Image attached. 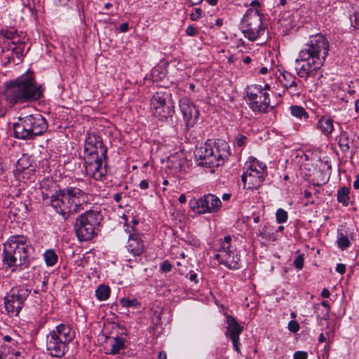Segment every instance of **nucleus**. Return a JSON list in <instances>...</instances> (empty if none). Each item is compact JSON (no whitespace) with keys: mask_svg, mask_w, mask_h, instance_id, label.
<instances>
[{"mask_svg":"<svg viewBox=\"0 0 359 359\" xmlns=\"http://www.w3.org/2000/svg\"><path fill=\"white\" fill-rule=\"evenodd\" d=\"M166 358H167V355H166L165 352L161 351L159 353L158 359H166Z\"/></svg>","mask_w":359,"mask_h":359,"instance_id":"6e6d98bb","label":"nucleus"},{"mask_svg":"<svg viewBox=\"0 0 359 359\" xmlns=\"http://www.w3.org/2000/svg\"><path fill=\"white\" fill-rule=\"evenodd\" d=\"M13 128L15 138L33 140L46 131L48 123L41 114H30L18 117L17 122L13 123Z\"/></svg>","mask_w":359,"mask_h":359,"instance_id":"423d86ee","label":"nucleus"},{"mask_svg":"<svg viewBox=\"0 0 359 359\" xmlns=\"http://www.w3.org/2000/svg\"><path fill=\"white\" fill-rule=\"evenodd\" d=\"M180 111L183 115L184 121L187 128L193 127L199 117V111L191 100L187 97L181 98L179 101Z\"/></svg>","mask_w":359,"mask_h":359,"instance_id":"a211bd4d","label":"nucleus"},{"mask_svg":"<svg viewBox=\"0 0 359 359\" xmlns=\"http://www.w3.org/2000/svg\"><path fill=\"white\" fill-rule=\"evenodd\" d=\"M321 296L324 298H328L330 296V292L327 288H324L321 292Z\"/></svg>","mask_w":359,"mask_h":359,"instance_id":"09e8293b","label":"nucleus"},{"mask_svg":"<svg viewBox=\"0 0 359 359\" xmlns=\"http://www.w3.org/2000/svg\"><path fill=\"white\" fill-rule=\"evenodd\" d=\"M321 304H322V306H323L324 307L327 308V309H330L329 302L327 301H323L321 302Z\"/></svg>","mask_w":359,"mask_h":359,"instance_id":"bf43d9fd","label":"nucleus"},{"mask_svg":"<svg viewBox=\"0 0 359 359\" xmlns=\"http://www.w3.org/2000/svg\"><path fill=\"white\" fill-rule=\"evenodd\" d=\"M270 88H271L270 85H269V84H268V83H266V84L264 85V88H262V89L264 90V91H266V90H269V89H270Z\"/></svg>","mask_w":359,"mask_h":359,"instance_id":"774afa93","label":"nucleus"},{"mask_svg":"<svg viewBox=\"0 0 359 359\" xmlns=\"http://www.w3.org/2000/svg\"><path fill=\"white\" fill-rule=\"evenodd\" d=\"M211 6H215L218 0H206Z\"/></svg>","mask_w":359,"mask_h":359,"instance_id":"680f3d73","label":"nucleus"},{"mask_svg":"<svg viewBox=\"0 0 359 359\" xmlns=\"http://www.w3.org/2000/svg\"><path fill=\"white\" fill-rule=\"evenodd\" d=\"M248 142V137L241 133H238L235 137V144L238 147H244Z\"/></svg>","mask_w":359,"mask_h":359,"instance_id":"72a5a7b5","label":"nucleus"},{"mask_svg":"<svg viewBox=\"0 0 359 359\" xmlns=\"http://www.w3.org/2000/svg\"><path fill=\"white\" fill-rule=\"evenodd\" d=\"M251 62V58L249 57V56H247L245 57L244 59H243V62L245 63V64H248Z\"/></svg>","mask_w":359,"mask_h":359,"instance_id":"e2e57ef3","label":"nucleus"},{"mask_svg":"<svg viewBox=\"0 0 359 359\" xmlns=\"http://www.w3.org/2000/svg\"><path fill=\"white\" fill-rule=\"evenodd\" d=\"M170 95L169 93L162 91L154 93L151 100L153 109L167 104V100Z\"/></svg>","mask_w":359,"mask_h":359,"instance_id":"b1692460","label":"nucleus"},{"mask_svg":"<svg viewBox=\"0 0 359 359\" xmlns=\"http://www.w3.org/2000/svg\"><path fill=\"white\" fill-rule=\"evenodd\" d=\"M287 328L291 332L296 333L299 330L300 326L297 321L290 320L288 323Z\"/></svg>","mask_w":359,"mask_h":359,"instance_id":"f704fd0d","label":"nucleus"},{"mask_svg":"<svg viewBox=\"0 0 359 359\" xmlns=\"http://www.w3.org/2000/svg\"><path fill=\"white\" fill-rule=\"evenodd\" d=\"M97 298L100 301L107 299L110 294V289L105 285H100L95 291Z\"/></svg>","mask_w":359,"mask_h":359,"instance_id":"bb28decb","label":"nucleus"},{"mask_svg":"<svg viewBox=\"0 0 359 359\" xmlns=\"http://www.w3.org/2000/svg\"><path fill=\"white\" fill-rule=\"evenodd\" d=\"M222 204L220 198L213 194H207L190 201L192 210L199 215L216 213L221 209Z\"/></svg>","mask_w":359,"mask_h":359,"instance_id":"4468645a","label":"nucleus"},{"mask_svg":"<svg viewBox=\"0 0 359 359\" xmlns=\"http://www.w3.org/2000/svg\"><path fill=\"white\" fill-rule=\"evenodd\" d=\"M350 189L346 187L340 188L337 191V201L341 203L344 206H347L349 203Z\"/></svg>","mask_w":359,"mask_h":359,"instance_id":"a878e982","label":"nucleus"},{"mask_svg":"<svg viewBox=\"0 0 359 359\" xmlns=\"http://www.w3.org/2000/svg\"><path fill=\"white\" fill-rule=\"evenodd\" d=\"M8 354L0 353V359H7Z\"/></svg>","mask_w":359,"mask_h":359,"instance_id":"338daca9","label":"nucleus"},{"mask_svg":"<svg viewBox=\"0 0 359 359\" xmlns=\"http://www.w3.org/2000/svg\"><path fill=\"white\" fill-rule=\"evenodd\" d=\"M74 333L69 325L61 323L46 336V347L53 356L60 358L68 350V344L73 340Z\"/></svg>","mask_w":359,"mask_h":359,"instance_id":"0eeeda50","label":"nucleus"},{"mask_svg":"<svg viewBox=\"0 0 359 359\" xmlns=\"http://www.w3.org/2000/svg\"><path fill=\"white\" fill-rule=\"evenodd\" d=\"M85 195V191L81 188L67 187L53 194L49 204L57 213L67 219L83 209Z\"/></svg>","mask_w":359,"mask_h":359,"instance_id":"20e7f679","label":"nucleus"},{"mask_svg":"<svg viewBox=\"0 0 359 359\" xmlns=\"http://www.w3.org/2000/svg\"><path fill=\"white\" fill-rule=\"evenodd\" d=\"M231 196V195L230 194H224L222 198L224 201H229Z\"/></svg>","mask_w":359,"mask_h":359,"instance_id":"4d7b16f0","label":"nucleus"},{"mask_svg":"<svg viewBox=\"0 0 359 359\" xmlns=\"http://www.w3.org/2000/svg\"><path fill=\"white\" fill-rule=\"evenodd\" d=\"M128 29L129 25L126 22L122 23L119 27V30L121 32H126Z\"/></svg>","mask_w":359,"mask_h":359,"instance_id":"49530a36","label":"nucleus"},{"mask_svg":"<svg viewBox=\"0 0 359 359\" xmlns=\"http://www.w3.org/2000/svg\"><path fill=\"white\" fill-rule=\"evenodd\" d=\"M304 255H299L294 260L293 265L294 266V267L296 269H297L299 270L302 269L304 266Z\"/></svg>","mask_w":359,"mask_h":359,"instance_id":"c9c22d12","label":"nucleus"},{"mask_svg":"<svg viewBox=\"0 0 359 359\" xmlns=\"http://www.w3.org/2000/svg\"><path fill=\"white\" fill-rule=\"evenodd\" d=\"M135 231L134 229H133ZM126 248L134 256H139L143 253L144 245L142 240V236L137 233H130Z\"/></svg>","mask_w":359,"mask_h":359,"instance_id":"6ab92c4d","label":"nucleus"},{"mask_svg":"<svg viewBox=\"0 0 359 359\" xmlns=\"http://www.w3.org/2000/svg\"><path fill=\"white\" fill-rule=\"evenodd\" d=\"M308 354L305 351H296L294 353V359H307Z\"/></svg>","mask_w":359,"mask_h":359,"instance_id":"ea45409f","label":"nucleus"},{"mask_svg":"<svg viewBox=\"0 0 359 359\" xmlns=\"http://www.w3.org/2000/svg\"><path fill=\"white\" fill-rule=\"evenodd\" d=\"M44 260L48 266H54L57 262V255L53 250H48L43 254Z\"/></svg>","mask_w":359,"mask_h":359,"instance_id":"cd10ccee","label":"nucleus"},{"mask_svg":"<svg viewBox=\"0 0 359 359\" xmlns=\"http://www.w3.org/2000/svg\"><path fill=\"white\" fill-rule=\"evenodd\" d=\"M0 38L3 39V41H18L20 36L18 35V30L13 27H2L0 29Z\"/></svg>","mask_w":359,"mask_h":359,"instance_id":"4be33fe9","label":"nucleus"},{"mask_svg":"<svg viewBox=\"0 0 359 359\" xmlns=\"http://www.w3.org/2000/svg\"><path fill=\"white\" fill-rule=\"evenodd\" d=\"M355 109L357 112L359 111V98L355 101Z\"/></svg>","mask_w":359,"mask_h":359,"instance_id":"13d9d810","label":"nucleus"},{"mask_svg":"<svg viewBox=\"0 0 359 359\" xmlns=\"http://www.w3.org/2000/svg\"><path fill=\"white\" fill-rule=\"evenodd\" d=\"M290 112H291L292 115L297 118H302L303 117H304L305 118H309L308 114L306 113V110L304 109V108H303L302 107H299L297 105H292L290 107Z\"/></svg>","mask_w":359,"mask_h":359,"instance_id":"c756f323","label":"nucleus"},{"mask_svg":"<svg viewBox=\"0 0 359 359\" xmlns=\"http://www.w3.org/2000/svg\"><path fill=\"white\" fill-rule=\"evenodd\" d=\"M276 217L278 224L285 223L287 220V212L283 209L279 208L276 213Z\"/></svg>","mask_w":359,"mask_h":359,"instance_id":"473e14b6","label":"nucleus"},{"mask_svg":"<svg viewBox=\"0 0 359 359\" xmlns=\"http://www.w3.org/2000/svg\"><path fill=\"white\" fill-rule=\"evenodd\" d=\"M43 89L29 71L15 79L4 83V100L9 107L37 101L43 96Z\"/></svg>","mask_w":359,"mask_h":359,"instance_id":"f03ea898","label":"nucleus"},{"mask_svg":"<svg viewBox=\"0 0 359 359\" xmlns=\"http://www.w3.org/2000/svg\"><path fill=\"white\" fill-rule=\"evenodd\" d=\"M239 339L240 337L238 338H233V339H230L232 341V344H233V348L234 350L238 353H241V349H240V347H239Z\"/></svg>","mask_w":359,"mask_h":359,"instance_id":"79ce46f5","label":"nucleus"},{"mask_svg":"<svg viewBox=\"0 0 359 359\" xmlns=\"http://www.w3.org/2000/svg\"><path fill=\"white\" fill-rule=\"evenodd\" d=\"M241 29L245 37L254 41L264 34L262 16L257 9H248L243 16Z\"/></svg>","mask_w":359,"mask_h":359,"instance_id":"9d476101","label":"nucleus"},{"mask_svg":"<svg viewBox=\"0 0 359 359\" xmlns=\"http://www.w3.org/2000/svg\"><path fill=\"white\" fill-rule=\"evenodd\" d=\"M195 158L200 166L218 167L222 165L230 155V147L226 141L217 140L214 143L206 142L196 148Z\"/></svg>","mask_w":359,"mask_h":359,"instance_id":"39448f33","label":"nucleus"},{"mask_svg":"<svg viewBox=\"0 0 359 359\" xmlns=\"http://www.w3.org/2000/svg\"><path fill=\"white\" fill-rule=\"evenodd\" d=\"M336 271L341 274L344 273L346 271L345 265L343 264H338L336 266Z\"/></svg>","mask_w":359,"mask_h":359,"instance_id":"c03bdc74","label":"nucleus"},{"mask_svg":"<svg viewBox=\"0 0 359 359\" xmlns=\"http://www.w3.org/2000/svg\"><path fill=\"white\" fill-rule=\"evenodd\" d=\"M353 188L355 189H359V175H356V179L353 182Z\"/></svg>","mask_w":359,"mask_h":359,"instance_id":"3c124183","label":"nucleus"},{"mask_svg":"<svg viewBox=\"0 0 359 359\" xmlns=\"http://www.w3.org/2000/svg\"><path fill=\"white\" fill-rule=\"evenodd\" d=\"M102 216L100 212L90 210L79 215L76 219L74 229L80 241L91 240L99 229Z\"/></svg>","mask_w":359,"mask_h":359,"instance_id":"6e6552de","label":"nucleus"},{"mask_svg":"<svg viewBox=\"0 0 359 359\" xmlns=\"http://www.w3.org/2000/svg\"><path fill=\"white\" fill-rule=\"evenodd\" d=\"M231 237L226 236L220 242V247L215 258L220 264H224L231 269H237L241 267V259L236 251L231 245Z\"/></svg>","mask_w":359,"mask_h":359,"instance_id":"ddd939ff","label":"nucleus"},{"mask_svg":"<svg viewBox=\"0 0 359 359\" xmlns=\"http://www.w3.org/2000/svg\"><path fill=\"white\" fill-rule=\"evenodd\" d=\"M149 186V181L147 180H142L139 184V187L142 190L147 189Z\"/></svg>","mask_w":359,"mask_h":359,"instance_id":"37998d69","label":"nucleus"},{"mask_svg":"<svg viewBox=\"0 0 359 359\" xmlns=\"http://www.w3.org/2000/svg\"><path fill=\"white\" fill-rule=\"evenodd\" d=\"M107 148L102 138L95 133H88L85 138L84 157L107 158Z\"/></svg>","mask_w":359,"mask_h":359,"instance_id":"dca6fc26","label":"nucleus"},{"mask_svg":"<svg viewBox=\"0 0 359 359\" xmlns=\"http://www.w3.org/2000/svg\"><path fill=\"white\" fill-rule=\"evenodd\" d=\"M4 341L9 342L12 340V338L8 335H6L4 337Z\"/></svg>","mask_w":359,"mask_h":359,"instance_id":"0e129e2a","label":"nucleus"},{"mask_svg":"<svg viewBox=\"0 0 359 359\" xmlns=\"http://www.w3.org/2000/svg\"><path fill=\"white\" fill-rule=\"evenodd\" d=\"M19 355H20V352L19 351H16L14 355H8L7 359H17V357Z\"/></svg>","mask_w":359,"mask_h":359,"instance_id":"5fc2aeb1","label":"nucleus"},{"mask_svg":"<svg viewBox=\"0 0 359 359\" xmlns=\"http://www.w3.org/2000/svg\"><path fill=\"white\" fill-rule=\"evenodd\" d=\"M189 280L194 281L195 283H198L197 274L194 272H191L189 276Z\"/></svg>","mask_w":359,"mask_h":359,"instance_id":"de8ad7c7","label":"nucleus"},{"mask_svg":"<svg viewBox=\"0 0 359 359\" xmlns=\"http://www.w3.org/2000/svg\"><path fill=\"white\" fill-rule=\"evenodd\" d=\"M244 169L245 171L241 175L243 188L247 189L259 188L267 175L266 164L251 157L245 163Z\"/></svg>","mask_w":359,"mask_h":359,"instance_id":"1a4fd4ad","label":"nucleus"},{"mask_svg":"<svg viewBox=\"0 0 359 359\" xmlns=\"http://www.w3.org/2000/svg\"><path fill=\"white\" fill-rule=\"evenodd\" d=\"M120 304L123 307L126 308H138L140 306V302L137 301V299L133 298V299H128V298H122L120 299Z\"/></svg>","mask_w":359,"mask_h":359,"instance_id":"7c9ffc66","label":"nucleus"},{"mask_svg":"<svg viewBox=\"0 0 359 359\" xmlns=\"http://www.w3.org/2000/svg\"><path fill=\"white\" fill-rule=\"evenodd\" d=\"M351 22L353 27L355 28L359 27V11L355 12L353 17H351Z\"/></svg>","mask_w":359,"mask_h":359,"instance_id":"58836bf2","label":"nucleus"},{"mask_svg":"<svg viewBox=\"0 0 359 359\" xmlns=\"http://www.w3.org/2000/svg\"><path fill=\"white\" fill-rule=\"evenodd\" d=\"M317 128L320 130L323 134L329 135L334 129L333 121L331 118L323 117L318 121Z\"/></svg>","mask_w":359,"mask_h":359,"instance_id":"393cba45","label":"nucleus"},{"mask_svg":"<svg viewBox=\"0 0 359 359\" xmlns=\"http://www.w3.org/2000/svg\"><path fill=\"white\" fill-rule=\"evenodd\" d=\"M186 33L189 36H196L197 34L198 30L193 25H189L187 28Z\"/></svg>","mask_w":359,"mask_h":359,"instance_id":"a19ab883","label":"nucleus"},{"mask_svg":"<svg viewBox=\"0 0 359 359\" xmlns=\"http://www.w3.org/2000/svg\"><path fill=\"white\" fill-rule=\"evenodd\" d=\"M155 116L158 117L159 120H165L171 117L174 114V107L171 104L158 107L153 109Z\"/></svg>","mask_w":359,"mask_h":359,"instance_id":"412c9836","label":"nucleus"},{"mask_svg":"<svg viewBox=\"0 0 359 359\" xmlns=\"http://www.w3.org/2000/svg\"><path fill=\"white\" fill-rule=\"evenodd\" d=\"M172 268V266L168 260L163 262L160 265L161 271L164 273L170 272Z\"/></svg>","mask_w":359,"mask_h":359,"instance_id":"e433bc0d","label":"nucleus"},{"mask_svg":"<svg viewBox=\"0 0 359 359\" xmlns=\"http://www.w3.org/2000/svg\"><path fill=\"white\" fill-rule=\"evenodd\" d=\"M114 199L116 203H119L122 199V195L120 193H117L114 195Z\"/></svg>","mask_w":359,"mask_h":359,"instance_id":"8fccbe9b","label":"nucleus"},{"mask_svg":"<svg viewBox=\"0 0 359 359\" xmlns=\"http://www.w3.org/2000/svg\"><path fill=\"white\" fill-rule=\"evenodd\" d=\"M107 158L100 156L84 157L86 174L95 180L104 181L107 175Z\"/></svg>","mask_w":359,"mask_h":359,"instance_id":"2eb2a0df","label":"nucleus"},{"mask_svg":"<svg viewBox=\"0 0 359 359\" xmlns=\"http://www.w3.org/2000/svg\"><path fill=\"white\" fill-rule=\"evenodd\" d=\"M34 248L30 241L22 235L10 236L4 243L3 262L9 267L27 268L33 259Z\"/></svg>","mask_w":359,"mask_h":359,"instance_id":"7ed1b4c3","label":"nucleus"},{"mask_svg":"<svg viewBox=\"0 0 359 359\" xmlns=\"http://www.w3.org/2000/svg\"><path fill=\"white\" fill-rule=\"evenodd\" d=\"M201 15H202L201 9L199 8H196L194 9V11L190 14V19L192 21H196L201 17Z\"/></svg>","mask_w":359,"mask_h":359,"instance_id":"4c0bfd02","label":"nucleus"},{"mask_svg":"<svg viewBox=\"0 0 359 359\" xmlns=\"http://www.w3.org/2000/svg\"><path fill=\"white\" fill-rule=\"evenodd\" d=\"M338 144L341 150L344 153L347 152L350 149L349 140L346 136H341L339 140Z\"/></svg>","mask_w":359,"mask_h":359,"instance_id":"2f4dec72","label":"nucleus"},{"mask_svg":"<svg viewBox=\"0 0 359 359\" xmlns=\"http://www.w3.org/2000/svg\"><path fill=\"white\" fill-rule=\"evenodd\" d=\"M248 103L254 111L266 112L270 106L269 95L261 86L254 85L246 88Z\"/></svg>","mask_w":359,"mask_h":359,"instance_id":"f8f14e48","label":"nucleus"},{"mask_svg":"<svg viewBox=\"0 0 359 359\" xmlns=\"http://www.w3.org/2000/svg\"><path fill=\"white\" fill-rule=\"evenodd\" d=\"M125 347L124 340L121 337H116L111 344V348L110 353L111 354H117L121 349Z\"/></svg>","mask_w":359,"mask_h":359,"instance_id":"c85d7f7f","label":"nucleus"},{"mask_svg":"<svg viewBox=\"0 0 359 359\" xmlns=\"http://www.w3.org/2000/svg\"><path fill=\"white\" fill-rule=\"evenodd\" d=\"M226 336L229 339L238 338L242 333L243 329L238 323L236 319L232 316H226Z\"/></svg>","mask_w":359,"mask_h":359,"instance_id":"aec40b11","label":"nucleus"},{"mask_svg":"<svg viewBox=\"0 0 359 359\" xmlns=\"http://www.w3.org/2000/svg\"><path fill=\"white\" fill-rule=\"evenodd\" d=\"M26 43L21 39L18 41H2L1 57L4 60H6L8 63L15 62V57L22 61L25 55L24 50Z\"/></svg>","mask_w":359,"mask_h":359,"instance_id":"f3484780","label":"nucleus"},{"mask_svg":"<svg viewBox=\"0 0 359 359\" xmlns=\"http://www.w3.org/2000/svg\"><path fill=\"white\" fill-rule=\"evenodd\" d=\"M318 340H319V342H321V343H322V342H324V341L326 340V339H325V337H324V335H323V333H321V334H320Z\"/></svg>","mask_w":359,"mask_h":359,"instance_id":"052dcab7","label":"nucleus"},{"mask_svg":"<svg viewBox=\"0 0 359 359\" xmlns=\"http://www.w3.org/2000/svg\"><path fill=\"white\" fill-rule=\"evenodd\" d=\"M337 244L339 249L344 250L351 245L347 231L344 229H338L337 233Z\"/></svg>","mask_w":359,"mask_h":359,"instance_id":"5701e85b","label":"nucleus"},{"mask_svg":"<svg viewBox=\"0 0 359 359\" xmlns=\"http://www.w3.org/2000/svg\"><path fill=\"white\" fill-rule=\"evenodd\" d=\"M31 290L26 287L12 288L4 297L5 309L10 315L18 316Z\"/></svg>","mask_w":359,"mask_h":359,"instance_id":"9b49d317","label":"nucleus"},{"mask_svg":"<svg viewBox=\"0 0 359 359\" xmlns=\"http://www.w3.org/2000/svg\"><path fill=\"white\" fill-rule=\"evenodd\" d=\"M271 72H273V69L272 68L269 69L266 67H262L259 71V74H266L268 73L271 74Z\"/></svg>","mask_w":359,"mask_h":359,"instance_id":"a18cd8bd","label":"nucleus"},{"mask_svg":"<svg viewBox=\"0 0 359 359\" xmlns=\"http://www.w3.org/2000/svg\"><path fill=\"white\" fill-rule=\"evenodd\" d=\"M178 201L182 204L185 203L187 201L186 196L184 194H181L178 198Z\"/></svg>","mask_w":359,"mask_h":359,"instance_id":"864d4df0","label":"nucleus"},{"mask_svg":"<svg viewBox=\"0 0 359 359\" xmlns=\"http://www.w3.org/2000/svg\"><path fill=\"white\" fill-rule=\"evenodd\" d=\"M105 9H109L112 7V4L111 3H106L104 6Z\"/></svg>","mask_w":359,"mask_h":359,"instance_id":"69168bd1","label":"nucleus"},{"mask_svg":"<svg viewBox=\"0 0 359 359\" xmlns=\"http://www.w3.org/2000/svg\"><path fill=\"white\" fill-rule=\"evenodd\" d=\"M202 1L203 0H189V6H192L198 5L200 3H201Z\"/></svg>","mask_w":359,"mask_h":359,"instance_id":"603ef678","label":"nucleus"},{"mask_svg":"<svg viewBox=\"0 0 359 359\" xmlns=\"http://www.w3.org/2000/svg\"><path fill=\"white\" fill-rule=\"evenodd\" d=\"M329 47V42L323 34L311 36L295 60V70L299 79L288 72L281 74L279 81L283 93L299 97L304 88L315 86L316 79L323 76L320 69L328 55Z\"/></svg>","mask_w":359,"mask_h":359,"instance_id":"f257e3e1","label":"nucleus"}]
</instances>
